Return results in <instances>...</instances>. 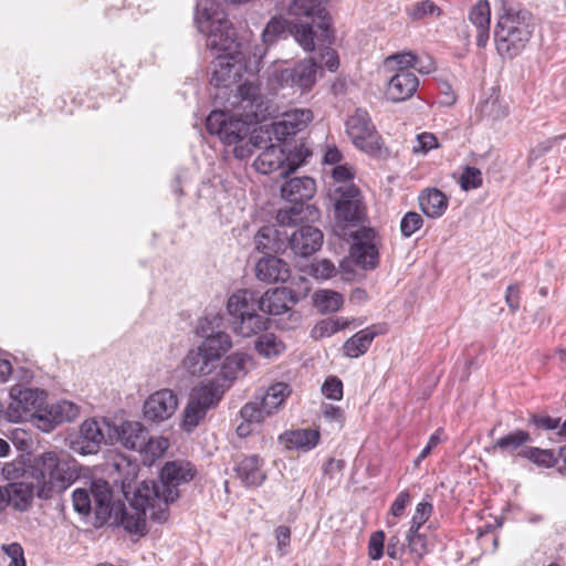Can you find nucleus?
<instances>
[{"instance_id": "8", "label": "nucleus", "mask_w": 566, "mask_h": 566, "mask_svg": "<svg viewBox=\"0 0 566 566\" xmlns=\"http://www.w3.org/2000/svg\"><path fill=\"white\" fill-rule=\"evenodd\" d=\"M296 284L297 290L286 286L275 287L260 295L261 313L272 316L287 314L289 322L285 327H295L300 323L301 316L297 312L292 311V306L306 297L310 291L308 281L305 277L301 276Z\"/></svg>"}, {"instance_id": "32", "label": "nucleus", "mask_w": 566, "mask_h": 566, "mask_svg": "<svg viewBox=\"0 0 566 566\" xmlns=\"http://www.w3.org/2000/svg\"><path fill=\"white\" fill-rule=\"evenodd\" d=\"M419 206L427 217L439 218L448 208V198L441 190L428 188L420 193Z\"/></svg>"}, {"instance_id": "7", "label": "nucleus", "mask_w": 566, "mask_h": 566, "mask_svg": "<svg viewBox=\"0 0 566 566\" xmlns=\"http://www.w3.org/2000/svg\"><path fill=\"white\" fill-rule=\"evenodd\" d=\"M196 473L195 465L189 461H168L161 468L159 479L144 482L142 489L155 501L159 499L174 503L180 496L178 488L193 480Z\"/></svg>"}, {"instance_id": "49", "label": "nucleus", "mask_w": 566, "mask_h": 566, "mask_svg": "<svg viewBox=\"0 0 566 566\" xmlns=\"http://www.w3.org/2000/svg\"><path fill=\"white\" fill-rule=\"evenodd\" d=\"M527 426H533L538 431H552L559 428L560 418H553L546 413L532 412L528 415Z\"/></svg>"}, {"instance_id": "52", "label": "nucleus", "mask_w": 566, "mask_h": 566, "mask_svg": "<svg viewBox=\"0 0 566 566\" xmlns=\"http://www.w3.org/2000/svg\"><path fill=\"white\" fill-rule=\"evenodd\" d=\"M53 412L61 422H71L78 416L80 409L71 401L60 400L53 403Z\"/></svg>"}, {"instance_id": "50", "label": "nucleus", "mask_w": 566, "mask_h": 566, "mask_svg": "<svg viewBox=\"0 0 566 566\" xmlns=\"http://www.w3.org/2000/svg\"><path fill=\"white\" fill-rule=\"evenodd\" d=\"M482 172L479 168L465 166L460 177V186L463 190L468 191L476 189L482 186Z\"/></svg>"}, {"instance_id": "24", "label": "nucleus", "mask_w": 566, "mask_h": 566, "mask_svg": "<svg viewBox=\"0 0 566 566\" xmlns=\"http://www.w3.org/2000/svg\"><path fill=\"white\" fill-rule=\"evenodd\" d=\"M117 441L127 449L142 451L151 442L146 428L138 421H124L119 427L112 428Z\"/></svg>"}, {"instance_id": "48", "label": "nucleus", "mask_w": 566, "mask_h": 566, "mask_svg": "<svg viewBox=\"0 0 566 566\" xmlns=\"http://www.w3.org/2000/svg\"><path fill=\"white\" fill-rule=\"evenodd\" d=\"M283 118L295 133H298L313 119V113L311 109L295 108L284 113Z\"/></svg>"}, {"instance_id": "9", "label": "nucleus", "mask_w": 566, "mask_h": 566, "mask_svg": "<svg viewBox=\"0 0 566 566\" xmlns=\"http://www.w3.org/2000/svg\"><path fill=\"white\" fill-rule=\"evenodd\" d=\"M322 73L321 64L313 57H304L291 65L275 67L269 82L274 88H291L308 93L315 86L318 74Z\"/></svg>"}, {"instance_id": "36", "label": "nucleus", "mask_w": 566, "mask_h": 566, "mask_svg": "<svg viewBox=\"0 0 566 566\" xmlns=\"http://www.w3.org/2000/svg\"><path fill=\"white\" fill-rule=\"evenodd\" d=\"M232 342L226 332H217L205 337L199 347L217 364L231 348Z\"/></svg>"}, {"instance_id": "23", "label": "nucleus", "mask_w": 566, "mask_h": 566, "mask_svg": "<svg viewBox=\"0 0 566 566\" xmlns=\"http://www.w3.org/2000/svg\"><path fill=\"white\" fill-rule=\"evenodd\" d=\"M6 489L10 496L9 505L20 512L31 506L34 496L40 497V486L31 475H24L20 482L9 483Z\"/></svg>"}, {"instance_id": "6", "label": "nucleus", "mask_w": 566, "mask_h": 566, "mask_svg": "<svg viewBox=\"0 0 566 566\" xmlns=\"http://www.w3.org/2000/svg\"><path fill=\"white\" fill-rule=\"evenodd\" d=\"M316 191V185L311 177H295L285 181L281 187L282 198L292 205L282 208L276 213L280 227L295 226L304 220H314L318 217V210L306 203Z\"/></svg>"}, {"instance_id": "44", "label": "nucleus", "mask_w": 566, "mask_h": 566, "mask_svg": "<svg viewBox=\"0 0 566 566\" xmlns=\"http://www.w3.org/2000/svg\"><path fill=\"white\" fill-rule=\"evenodd\" d=\"M406 13L412 21H420L430 17H440L442 10L432 0H422L407 8Z\"/></svg>"}, {"instance_id": "20", "label": "nucleus", "mask_w": 566, "mask_h": 566, "mask_svg": "<svg viewBox=\"0 0 566 566\" xmlns=\"http://www.w3.org/2000/svg\"><path fill=\"white\" fill-rule=\"evenodd\" d=\"M323 238V232L318 228L302 226L287 234V248L294 255L307 258L321 249Z\"/></svg>"}, {"instance_id": "25", "label": "nucleus", "mask_w": 566, "mask_h": 566, "mask_svg": "<svg viewBox=\"0 0 566 566\" xmlns=\"http://www.w3.org/2000/svg\"><path fill=\"white\" fill-rule=\"evenodd\" d=\"M254 244L265 255L283 253L287 249V233L274 226H264L254 235Z\"/></svg>"}, {"instance_id": "40", "label": "nucleus", "mask_w": 566, "mask_h": 566, "mask_svg": "<svg viewBox=\"0 0 566 566\" xmlns=\"http://www.w3.org/2000/svg\"><path fill=\"white\" fill-rule=\"evenodd\" d=\"M407 549L413 556L416 566L428 554V539L424 534L420 533V530L409 528L407 532Z\"/></svg>"}, {"instance_id": "60", "label": "nucleus", "mask_w": 566, "mask_h": 566, "mask_svg": "<svg viewBox=\"0 0 566 566\" xmlns=\"http://www.w3.org/2000/svg\"><path fill=\"white\" fill-rule=\"evenodd\" d=\"M151 504L147 505V509L151 510L150 518L157 523H165L168 520V505L163 500H151Z\"/></svg>"}, {"instance_id": "42", "label": "nucleus", "mask_w": 566, "mask_h": 566, "mask_svg": "<svg viewBox=\"0 0 566 566\" xmlns=\"http://www.w3.org/2000/svg\"><path fill=\"white\" fill-rule=\"evenodd\" d=\"M344 302L340 293L333 291H319L314 294V304L322 313H333L338 311Z\"/></svg>"}, {"instance_id": "37", "label": "nucleus", "mask_w": 566, "mask_h": 566, "mask_svg": "<svg viewBox=\"0 0 566 566\" xmlns=\"http://www.w3.org/2000/svg\"><path fill=\"white\" fill-rule=\"evenodd\" d=\"M532 441L533 438L531 436V432L523 429H516L496 439L494 441L493 448L499 449L501 451L513 453L518 449L527 447L526 444L531 443Z\"/></svg>"}, {"instance_id": "53", "label": "nucleus", "mask_w": 566, "mask_h": 566, "mask_svg": "<svg viewBox=\"0 0 566 566\" xmlns=\"http://www.w3.org/2000/svg\"><path fill=\"white\" fill-rule=\"evenodd\" d=\"M423 224L421 214L415 211L407 212L400 221V231L405 238L411 237Z\"/></svg>"}, {"instance_id": "58", "label": "nucleus", "mask_w": 566, "mask_h": 566, "mask_svg": "<svg viewBox=\"0 0 566 566\" xmlns=\"http://www.w3.org/2000/svg\"><path fill=\"white\" fill-rule=\"evenodd\" d=\"M384 531H376L370 535L368 542V556L373 560H379L384 555Z\"/></svg>"}, {"instance_id": "43", "label": "nucleus", "mask_w": 566, "mask_h": 566, "mask_svg": "<svg viewBox=\"0 0 566 566\" xmlns=\"http://www.w3.org/2000/svg\"><path fill=\"white\" fill-rule=\"evenodd\" d=\"M35 426L43 432L52 431L57 424L62 423L61 420L53 412V403L41 405L35 409V413H31Z\"/></svg>"}, {"instance_id": "46", "label": "nucleus", "mask_w": 566, "mask_h": 566, "mask_svg": "<svg viewBox=\"0 0 566 566\" xmlns=\"http://www.w3.org/2000/svg\"><path fill=\"white\" fill-rule=\"evenodd\" d=\"M291 394V388L287 384L277 382L272 385L265 392L262 401L266 405L271 412L283 403L285 398Z\"/></svg>"}, {"instance_id": "62", "label": "nucleus", "mask_w": 566, "mask_h": 566, "mask_svg": "<svg viewBox=\"0 0 566 566\" xmlns=\"http://www.w3.org/2000/svg\"><path fill=\"white\" fill-rule=\"evenodd\" d=\"M410 501V494L407 490L405 491H401L396 500L394 501V503L391 504L390 506V513L396 516V517H399L403 514L405 512V509L406 506L408 505Z\"/></svg>"}, {"instance_id": "38", "label": "nucleus", "mask_w": 566, "mask_h": 566, "mask_svg": "<svg viewBox=\"0 0 566 566\" xmlns=\"http://www.w3.org/2000/svg\"><path fill=\"white\" fill-rule=\"evenodd\" d=\"M292 21H287L282 17L272 18L265 25L262 32L263 42L268 45L275 43L281 38L292 35L291 28Z\"/></svg>"}, {"instance_id": "31", "label": "nucleus", "mask_w": 566, "mask_h": 566, "mask_svg": "<svg viewBox=\"0 0 566 566\" xmlns=\"http://www.w3.org/2000/svg\"><path fill=\"white\" fill-rule=\"evenodd\" d=\"M285 153L286 150L281 146L271 144L254 160L255 169L263 175L271 174L280 168L284 170V165L286 166Z\"/></svg>"}, {"instance_id": "15", "label": "nucleus", "mask_w": 566, "mask_h": 566, "mask_svg": "<svg viewBox=\"0 0 566 566\" xmlns=\"http://www.w3.org/2000/svg\"><path fill=\"white\" fill-rule=\"evenodd\" d=\"M207 46L219 52L218 55L238 59L243 54V43L238 39L235 29L228 20L212 23L207 39Z\"/></svg>"}, {"instance_id": "12", "label": "nucleus", "mask_w": 566, "mask_h": 566, "mask_svg": "<svg viewBox=\"0 0 566 566\" xmlns=\"http://www.w3.org/2000/svg\"><path fill=\"white\" fill-rule=\"evenodd\" d=\"M233 98L234 101H229V104L242 113L251 128L265 120L273 113L272 105L261 94L260 87L253 83L240 84Z\"/></svg>"}, {"instance_id": "30", "label": "nucleus", "mask_w": 566, "mask_h": 566, "mask_svg": "<svg viewBox=\"0 0 566 566\" xmlns=\"http://www.w3.org/2000/svg\"><path fill=\"white\" fill-rule=\"evenodd\" d=\"M319 431L314 429L287 430L280 434V442L287 449H295L303 452L311 451L319 442Z\"/></svg>"}, {"instance_id": "47", "label": "nucleus", "mask_w": 566, "mask_h": 566, "mask_svg": "<svg viewBox=\"0 0 566 566\" xmlns=\"http://www.w3.org/2000/svg\"><path fill=\"white\" fill-rule=\"evenodd\" d=\"M255 349L260 355L271 357L279 355L284 349V345L274 334H264L255 340Z\"/></svg>"}, {"instance_id": "14", "label": "nucleus", "mask_w": 566, "mask_h": 566, "mask_svg": "<svg viewBox=\"0 0 566 566\" xmlns=\"http://www.w3.org/2000/svg\"><path fill=\"white\" fill-rule=\"evenodd\" d=\"M46 394L36 388H23L14 386L10 389L11 402L8 406L7 415L12 422H20L31 413H35L41 405H44Z\"/></svg>"}, {"instance_id": "13", "label": "nucleus", "mask_w": 566, "mask_h": 566, "mask_svg": "<svg viewBox=\"0 0 566 566\" xmlns=\"http://www.w3.org/2000/svg\"><path fill=\"white\" fill-rule=\"evenodd\" d=\"M105 429L108 433L112 431V427L106 421L85 420L81 424L78 433L71 439L70 448L81 455L97 453L101 446L106 443Z\"/></svg>"}, {"instance_id": "45", "label": "nucleus", "mask_w": 566, "mask_h": 566, "mask_svg": "<svg viewBox=\"0 0 566 566\" xmlns=\"http://www.w3.org/2000/svg\"><path fill=\"white\" fill-rule=\"evenodd\" d=\"M312 156V151L304 144L295 146L293 150L285 153V169L281 172L282 177H287L294 172L301 165H303L307 157Z\"/></svg>"}, {"instance_id": "51", "label": "nucleus", "mask_w": 566, "mask_h": 566, "mask_svg": "<svg viewBox=\"0 0 566 566\" xmlns=\"http://www.w3.org/2000/svg\"><path fill=\"white\" fill-rule=\"evenodd\" d=\"M391 63H396L397 72H400L416 66L418 64V56L412 52H399L386 57L385 66L388 67Z\"/></svg>"}, {"instance_id": "61", "label": "nucleus", "mask_w": 566, "mask_h": 566, "mask_svg": "<svg viewBox=\"0 0 566 566\" xmlns=\"http://www.w3.org/2000/svg\"><path fill=\"white\" fill-rule=\"evenodd\" d=\"M296 133L292 127L287 125L284 118L279 122H274L271 124V135L277 142H285L287 138L294 136Z\"/></svg>"}, {"instance_id": "4", "label": "nucleus", "mask_w": 566, "mask_h": 566, "mask_svg": "<svg viewBox=\"0 0 566 566\" xmlns=\"http://www.w3.org/2000/svg\"><path fill=\"white\" fill-rule=\"evenodd\" d=\"M31 478L40 486V499L48 500L66 490L78 478L77 463L69 455L44 452L34 460Z\"/></svg>"}, {"instance_id": "10", "label": "nucleus", "mask_w": 566, "mask_h": 566, "mask_svg": "<svg viewBox=\"0 0 566 566\" xmlns=\"http://www.w3.org/2000/svg\"><path fill=\"white\" fill-rule=\"evenodd\" d=\"M223 394L222 386L214 381L195 387L184 409L181 428L186 432H192L203 421L207 412L219 405Z\"/></svg>"}, {"instance_id": "5", "label": "nucleus", "mask_w": 566, "mask_h": 566, "mask_svg": "<svg viewBox=\"0 0 566 566\" xmlns=\"http://www.w3.org/2000/svg\"><path fill=\"white\" fill-rule=\"evenodd\" d=\"M531 12L515 6L503 4L494 30L497 53L505 59L517 56L532 36Z\"/></svg>"}, {"instance_id": "33", "label": "nucleus", "mask_w": 566, "mask_h": 566, "mask_svg": "<svg viewBox=\"0 0 566 566\" xmlns=\"http://www.w3.org/2000/svg\"><path fill=\"white\" fill-rule=\"evenodd\" d=\"M232 329L243 337H251L266 331L270 326V318L260 311L241 316L239 321H230Z\"/></svg>"}, {"instance_id": "56", "label": "nucleus", "mask_w": 566, "mask_h": 566, "mask_svg": "<svg viewBox=\"0 0 566 566\" xmlns=\"http://www.w3.org/2000/svg\"><path fill=\"white\" fill-rule=\"evenodd\" d=\"M323 395L332 400H340L343 398V382L336 376H329L322 386Z\"/></svg>"}, {"instance_id": "35", "label": "nucleus", "mask_w": 566, "mask_h": 566, "mask_svg": "<svg viewBox=\"0 0 566 566\" xmlns=\"http://www.w3.org/2000/svg\"><path fill=\"white\" fill-rule=\"evenodd\" d=\"M182 365L192 376L208 375L216 368V363L199 346L188 352Z\"/></svg>"}, {"instance_id": "34", "label": "nucleus", "mask_w": 566, "mask_h": 566, "mask_svg": "<svg viewBox=\"0 0 566 566\" xmlns=\"http://www.w3.org/2000/svg\"><path fill=\"white\" fill-rule=\"evenodd\" d=\"M252 365V357L244 353H234L226 358L222 363L220 376L232 382L233 380L244 376L249 366Z\"/></svg>"}, {"instance_id": "18", "label": "nucleus", "mask_w": 566, "mask_h": 566, "mask_svg": "<svg viewBox=\"0 0 566 566\" xmlns=\"http://www.w3.org/2000/svg\"><path fill=\"white\" fill-rule=\"evenodd\" d=\"M244 55L232 59L230 56L218 55L212 62L210 84L219 90H226L237 93L238 83L242 76V61Z\"/></svg>"}, {"instance_id": "63", "label": "nucleus", "mask_w": 566, "mask_h": 566, "mask_svg": "<svg viewBox=\"0 0 566 566\" xmlns=\"http://www.w3.org/2000/svg\"><path fill=\"white\" fill-rule=\"evenodd\" d=\"M520 285L511 284L506 289L505 302L512 312H516L520 308Z\"/></svg>"}, {"instance_id": "26", "label": "nucleus", "mask_w": 566, "mask_h": 566, "mask_svg": "<svg viewBox=\"0 0 566 566\" xmlns=\"http://www.w3.org/2000/svg\"><path fill=\"white\" fill-rule=\"evenodd\" d=\"M387 329L386 324H374L357 332L344 343V354L350 358H358L369 349L374 338L386 334Z\"/></svg>"}, {"instance_id": "3", "label": "nucleus", "mask_w": 566, "mask_h": 566, "mask_svg": "<svg viewBox=\"0 0 566 566\" xmlns=\"http://www.w3.org/2000/svg\"><path fill=\"white\" fill-rule=\"evenodd\" d=\"M206 128L210 135H216L228 146L235 145L234 157L245 159L259 147L258 136H251L252 128L242 113L234 108V112L212 111L206 119Z\"/></svg>"}, {"instance_id": "28", "label": "nucleus", "mask_w": 566, "mask_h": 566, "mask_svg": "<svg viewBox=\"0 0 566 566\" xmlns=\"http://www.w3.org/2000/svg\"><path fill=\"white\" fill-rule=\"evenodd\" d=\"M263 459L258 454L244 457L235 467L237 478L245 488L260 486L266 475L262 470Z\"/></svg>"}, {"instance_id": "16", "label": "nucleus", "mask_w": 566, "mask_h": 566, "mask_svg": "<svg viewBox=\"0 0 566 566\" xmlns=\"http://www.w3.org/2000/svg\"><path fill=\"white\" fill-rule=\"evenodd\" d=\"M354 243L350 256L364 269H375L378 264L377 232L373 228L363 227L353 234Z\"/></svg>"}, {"instance_id": "22", "label": "nucleus", "mask_w": 566, "mask_h": 566, "mask_svg": "<svg viewBox=\"0 0 566 566\" xmlns=\"http://www.w3.org/2000/svg\"><path fill=\"white\" fill-rule=\"evenodd\" d=\"M227 311L231 321L261 312L260 293L249 289L238 290L228 298Z\"/></svg>"}, {"instance_id": "54", "label": "nucleus", "mask_w": 566, "mask_h": 566, "mask_svg": "<svg viewBox=\"0 0 566 566\" xmlns=\"http://www.w3.org/2000/svg\"><path fill=\"white\" fill-rule=\"evenodd\" d=\"M433 511V505L431 502L422 501L417 504L415 514L410 522V527L412 530H420L422 525L429 520Z\"/></svg>"}, {"instance_id": "41", "label": "nucleus", "mask_w": 566, "mask_h": 566, "mask_svg": "<svg viewBox=\"0 0 566 566\" xmlns=\"http://www.w3.org/2000/svg\"><path fill=\"white\" fill-rule=\"evenodd\" d=\"M271 413V409L263 405V401L247 402L240 410L242 420L252 423L254 427L260 426Z\"/></svg>"}, {"instance_id": "2", "label": "nucleus", "mask_w": 566, "mask_h": 566, "mask_svg": "<svg viewBox=\"0 0 566 566\" xmlns=\"http://www.w3.org/2000/svg\"><path fill=\"white\" fill-rule=\"evenodd\" d=\"M286 12L294 19L292 36L304 51H314L318 32L322 38L328 39L331 18L324 0H290Z\"/></svg>"}, {"instance_id": "11", "label": "nucleus", "mask_w": 566, "mask_h": 566, "mask_svg": "<svg viewBox=\"0 0 566 566\" xmlns=\"http://www.w3.org/2000/svg\"><path fill=\"white\" fill-rule=\"evenodd\" d=\"M346 132L353 144L366 154L377 158L388 156V149L384 147L367 111L357 108L346 120Z\"/></svg>"}, {"instance_id": "29", "label": "nucleus", "mask_w": 566, "mask_h": 566, "mask_svg": "<svg viewBox=\"0 0 566 566\" xmlns=\"http://www.w3.org/2000/svg\"><path fill=\"white\" fill-rule=\"evenodd\" d=\"M468 19L476 28V45L484 48L490 38L491 8L489 1H478L470 9Z\"/></svg>"}, {"instance_id": "19", "label": "nucleus", "mask_w": 566, "mask_h": 566, "mask_svg": "<svg viewBox=\"0 0 566 566\" xmlns=\"http://www.w3.org/2000/svg\"><path fill=\"white\" fill-rule=\"evenodd\" d=\"M177 408V395L171 389H160L145 400L143 415L145 420L159 423L171 418Z\"/></svg>"}, {"instance_id": "55", "label": "nucleus", "mask_w": 566, "mask_h": 566, "mask_svg": "<svg viewBox=\"0 0 566 566\" xmlns=\"http://www.w3.org/2000/svg\"><path fill=\"white\" fill-rule=\"evenodd\" d=\"M335 265L332 261L323 259L308 266V274L317 280H327L335 274Z\"/></svg>"}, {"instance_id": "57", "label": "nucleus", "mask_w": 566, "mask_h": 566, "mask_svg": "<svg viewBox=\"0 0 566 566\" xmlns=\"http://www.w3.org/2000/svg\"><path fill=\"white\" fill-rule=\"evenodd\" d=\"M438 146L439 145L437 137L433 134L422 133L417 136L415 144L412 146V153L424 155L429 150L437 148Z\"/></svg>"}, {"instance_id": "39", "label": "nucleus", "mask_w": 566, "mask_h": 566, "mask_svg": "<svg viewBox=\"0 0 566 566\" xmlns=\"http://www.w3.org/2000/svg\"><path fill=\"white\" fill-rule=\"evenodd\" d=\"M517 455L542 468H553L558 463V457L551 449L525 447L518 451Z\"/></svg>"}, {"instance_id": "27", "label": "nucleus", "mask_w": 566, "mask_h": 566, "mask_svg": "<svg viewBox=\"0 0 566 566\" xmlns=\"http://www.w3.org/2000/svg\"><path fill=\"white\" fill-rule=\"evenodd\" d=\"M255 275L265 283L285 282L290 277V266L275 255H265L256 262Z\"/></svg>"}, {"instance_id": "21", "label": "nucleus", "mask_w": 566, "mask_h": 566, "mask_svg": "<svg viewBox=\"0 0 566 566\" xmlns=\"http://www.w3.org/2000/svg\"><path fill=\"white\" fill-rule=\"evenodd\" d=\"M419 80L415 73L409 70L396 72L388 81L385 96L392 103H399L409 99L417 92Z\"/></svg>"}, {"instance_id": "64", "label": "nucleus", "mask_w": 566, "mask_h": 566, "mask_svg": "<svg viewBox=\"0 0 566 566\" xmlns=\"http://www.w3.org/2000/svg\"><path fill=\"white\" fill-rule=\"evenodd\" d=\"M407 545L400 542L398 536H391L387 544V555L391 559L401 558Z\"/></svg>"}, {"instance_id": "17", "label": "nucleus", "mask_w": 566, "mask_h": 566, "mask_svg": "<svg viewBox=\"0 0 566 566\" xmlns=\"http://www.w3.org/2000/svg\"><path fill=\"white\" fill-rule=\"evenodd\" d=\"M338 198L335 203V214L338 220L358 223L365 218V207L363 205L359 189L353 185H344L336 189Z\"/></svg>"}, {"instance_id": "1", "label": "nucleus", "mask_w": 566, "mask_h": 566, "mask_svg": "<svg viewBox=\"0 0 566 566\" xmlns=\"http://www.w3.org/2000/svg\"><path fill=\"white\" fill-rule=\"evenodd\" d=\"M119 479L114 482L120 483L124 496L129 500L130 511L122 501H114L109 483L103 479L93 480L90 490L78 488L73 491L72 500L74 510L82 515H90L94 512L93 525L96 528L109 523L112 526H123L130 534H146V510L151 504V497L138 488L133 491L132 484L137 478L138 464L120 458L113 463Z\"/></svg>"}, {"instance_id": "59", "label": "nucleus", "mask_w": 566, "mask_h": 566, "mask_svg": "<svg viewBox=\"0 0 566 566\" xmlns=\"http://www.w3.org/2000/svg\"><path fill=\"white\" fill-rule=\"evenodd\" d=\"M3 552L10 558L8 566H25L23 548L19 543L2 546Z\"/></svg>"}]
</instances>
